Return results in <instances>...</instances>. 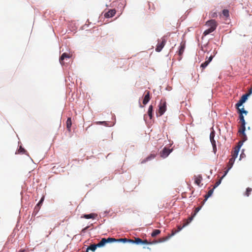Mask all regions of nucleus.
<instances>
[{"label":"nucleus","instance_id":"nucleus-1","mask_svg":"<svg viewBox=\"0 0 252 252\" xmlns=\"http://www.w3.org/2000/svg\"><path fill=\"white\" fill-rule=\"evenodd\" d=\"M158 114L159 116H162L166 110V102L164 99H161L158 105Z\"/></svg>","mask_w":252,"mask_h":252},{"label":"nucleus","instance_id":"nucleus-2","mask_svg":"<svg viewBox=\"0 0 252 252\" xmlns=\"http://www.w3.org/2000/svg\"><path fill=\"white\" fill-rule=\"evenodd\" d=\"M166 42V39L165 36L161 37L160 39L158 40V42L156 48V51L158 52H159L161 51L165 43Z\"/></svg>","mask_w":252,"mask_h":252},{"label":"nucleus","instance_id":"nucleus-3","mask_svg":"<svg viewBox=\"0 0 252 252\" xmlns=\"http://www.w3.org/2000/svg\"><path fill=\"white\" fill-rule=\"evenodd\" d=\"M239 119L240 122L241 123V126L239 129V132L240 133H242L245 136H246V134L245 133V131L246 130V122L243 115H242V114H239Z\"/></svg>","mask_w":252,"mask_h":252},{"label":"nucleus","instance_id":"nucleus-4","mask_svg":"<svg viewBox=\"0 0 252 252\" xmlns=\"http://www.w3.org/2000/svg\"><path fill=\"white\" fill-rule=\"evenodd\" d=\"M71 55L70 54L66 53H63L60 58V63L62 65H64L67 63V61L71 58Z\"/></svg>","mask_w":252,"mask_h":252},{"label":"nucleus","instance_id":"nucleus-5","mask_svg":"<svg viewBox=\"0 0 252 252\" xmlns=\"http://www.w3.org/2000/svg\"><path fill=\"white\" fill-rule=\"evenodd\" d=\"M206 25L209 27L213 31H215L218 26L217 22L215 20H210L207 21Z\"/></svg>","mask_w":252,"mask_h":252},{"label":"nucleus","instance_id":"nucleus-6","mask_svg":"<svg viewBox=\"0 0 252 252\" xmlns=\"http://www.w3.org/2000/svg\"><path fill=\"white\" fill-rule=\"evenodd\" d=\"M116 241L117 239L113 238H102L99 242V245H101L102 247L107 243L116 242Z\"/></svg>","mask_w":252,"mask_h":252},{"label":"nucleus","instance_id":"nucleus-7","mask_svg":"<svg viewBox=\"0 0 252 252\" xmlns=\"http://www.w3.org/2000/svg\"><path fill=\"white\" fill-rule=\"evenodd\" d=\"M116 12V11L114 9H109L107 12L104 13V16L106 18H111L115 15Z\"/></svg>","mask_w":252,"mask_h":252},{"label":"nucleus","instance_id":"nucleus-8","mask_svg":"<svg viewBox=\"0 0 252 252\" xmlns=\"http://www.w3.org/2000/svg\"><path fill=\"white\" fill-rule=\"evenodd\" d=\"M190 222H189V220L188 219L187 222L185 223L182 226H178V229L177 230H173L172 231V233L169 235V237H172L176 233L179 232L183 227L188 225Z\"/></svg>","mask_w":252,"mask_h":252},{"label":"nucleus","instance_id":"nucleus-9","mask_svg":"<svg viewBox=\"0 0 252 252\" xmlns=\"http://www.w3.org/2000/svg\"><path fill=\"white\" fill-rule=\"evenodd\" d=\"M235 158H231L229 159V162L227 164V169L225 171L224 175H223V177H224L227 173H228V171L232 168L234 161H235Z\"/></svg>","mask_w":252,"mask_h":252},{"label":"nucleus","instance_id":"nucleus-10","mask_svg":"<svg viewBox=\"0 0 252 252\" xmlns=\"http://www.w3.org/2000/svg\"><path fill=\"white\" fill-rule=\"evenodd\" d=\"M171 150L166 148H163V149L160 152V156L162 158H166L170 153Z\"/></svg>","mask_w":252,"mask_h":252},{"label":"nucleus","instance_id":"nucleus-11","mask_svg":"<svg viewBox=\"0 0 252 252\" xmlns=\"http://www.w3.org/2000/svg\"><path fill=\"white\" fill-rule=\"evenodd\" d=\"M214 137H215V133L214 131H213V132H211V133H210V141L211 142V143L213 147V150H214V151H215L217 150V147H216V141L214 140Z\"/></svg>","mask_w":252,"mask_h":252},{"label":"nucleus","instance_id":"nucleus-12","mask_svg":"<svg viewBox=\"0 0 252 252\" xmlns=\"http://www.w3.org/2000/svg\"><path fill=\"white\" fill-rule=\"evenodd\" d=\"M145 94V95L143 100V104L146 105L150 99V92L148 91H146Z\"/></svg>","mask_w":252,"mask_h":252},{"label":"nucleus","instance_id":"nucleus-13","mask_svg":"<svg viewBox=\"0 0 252 252\" xmlns=\"http://www.w3.org/2000/svg\"><path fill=\"white\" fill-rule=\"evenodd\" d=\"M101 245H99V242L97 244H93L91 245L89 247H88L86 250V252H88L89 250H91L93 252L95 251L97 247H101Z\"/></svg>","mask_w":252,"mask_h":252},{"label":"nucleus","instance_id":"nucleus-14","mask_svg":"<svg viewBox=\"0 0 252 252\" xmlns=\"http://www.w3.org/2000/svg\"><path fill=\"white\" fill-rule=\"evenodd\" d=\"M240 146H241L240 145L237 146L234 149V150H233V151L232 152V154H231L232 158H236L237 157L238 153L239 152Z\"/></svg>","mask_w":252,"mask_h":252},{"label":"nucleus","instance_id":"nucleus-15","mask_svg":"<svg viewBox=\"0 0 252 252\" xmlns=\"http://www.w3.org/2000/svg\"><path fill=\"white\" fill-rule=\"evenodd\" d=\"M97 214L94 213H91L90 214H85L81 217L82 218H85L86 219H94L97 216Z\"/></svg>","mask_w":252,"mask_h":252},{"label":"nucleus","instance_id":"nucleus-16","mask_svg":"<svg viewBox=\"0 0 252 252\" xmlns=\"http://www.w3.org/2000/svg\"><path fill=\"white\" fill-rule=\"evenodd\" d=\"M213 58V56H211L207 61H206L205 62H204L201 64L200 67H202L203 69H204L212 60Z\"/></svg>","mask_w":252,"mask_h":252},{"label":"nucleus","instance_id":"nucleus-17","mask_svg":"<svg viewBox=\"0 0 252 252\" xmlns=\"http://www.w3.org/2000/svg\"><path fill=\"white\" fill-rule=\"evenodd\" d=\"M185 48V43L182 42L180 44V49L179 50V56H182V55L183 54V53L184 52Z\"/></svg>","mask_w":252,"mask_h":252},{"label":"nucleus","instance_id":"nucleus-18","mask_svg":"<svg viewBox=\"0 0 252 252\" xmlns=\"http://www.w3.org/2000/svg\"><path fill=\"white\" fill-rule=\"evenodd\" d=\"M130 243L137 245H141L142 239L139 238H135L134 240L130 239Z\"/></svg>","mask_w":252,"mask_h":252},{"label":"nucleus","instance_id":"nucleus-19","mask_svg":"<svg viewBox=\"0 0 252 252\" xmlns=\"http://www.w3.org/2000/svg\"><path fill=\"white\" fill-rule=\"evenodd\" d=\"M201 206L197 207L195 208L194 212L193 214L189 218V222H191V220H193V218L196 215V214L197 213V212L201 209Z\"/></svg>","mask_w":252,"mask_h":252},{"label":"nucleus","instance_id":"nucleus-20","mask_svg":"<svg viewBox=\"0 0 252 252\" xmlns=\"http://www.w3.org/2000/svg\"><path fill=\"white\" fill-rule=\"evenodd\" d=\"M202 180V177L201 175H198V176L195 177L194 182L198 186L200 185Z\"/></svg>","mask_w":252,"mask_h":252},{"label":"nucleus","instance_id":"nucleus-21","mask_svg":"<svg viewBox=\"0 0 252 252\" xmlns=\"http://www.w3.org/2000/svg\"><path fill=\"white\" fill-rule=\"evenodd\" d=\"M156 157V155L154 154H151L149 156L146 158V159H144L141 161L142 163H145L147 161L150 160Z\"/></svg>","mask_w":252,"mask_h":252},{"label":"nucleus","instance_id":"nucleus-22","mask_svg":"<svg viewBox=\"0 0 252 252\" xmlns=\"http://www.w3.org/2000/svg\"><path fill=\"white\" fill-rule=\"evenodd\" d=\"M153 107L152 105H150L148 110V114L149 116L150 119H152L153 117Z\"/></svg>","mask_w":252,"mask_h":252},{"label":"nucleus","instance_id":"nucleus-23","mask_svg":"<svg viewBox=\"0 0 252 252\" xmlns=\"http://www.w3.org/2000/svg\"><path fill=\"white\" fill-rule=\"evenodd\" d=\"M252 93V90L251 89L249 92V93L248 94H245L243 95L241 97L240 99L242 100V101H243L244 102H245L246 101V100L247 99L248 96H249Z\"/></svg>","mask_w":252,"mask_h":252},{"label":"nucleus","instance_id":"nucleus-24","mask_svg":"<svg viewBox=\"0 0 252 252\" xmlns=\"http://www.w3.org/2000/svg\"><path fill=\"white\" fill-rule=\"evenodd\" d=\"M66 127L69 131L70 130V127L72 125L71 120L70 118H68L66 121Z\"/></svg>","mask_w":252,"mask_h":252},{"label":"nucleus","instance_id":"nucleus-25","mask_svg":"<svg viewBox=\"0 0 252 252\" xmlns=\"http://www.w3.org/2000/svg\"><path fill=\"white\" fill-rule=\"evenodd\" d=\"M161 232L160 230H159V229H155L154 230L153 232L151 234V236L152 237H156L157 235H158L159 234H160Z\"/></svg>","mask_w":252,"mask_h":252},{"label":"nucleus","instance_id":"nucleus-26","mask_svg":"<svg viewBox=\"0 0 252 252\" xmlns=\"http://www.w3.org/2000/svg\"><path fill=\"white\" fill-rule=\"evenodd\" d=\"M130 239H128L126 238H121V239H117L116 242H123V243H126V242L130 243Z\"/></svg>","mask_w":252,"mask_h":252},{"label":"nucleus","instance_id":"nucleus-27","mask_svg":"<svg viewBox=\"0 0 252 252\" xmlns=\"http://www.w3.org/2000/svg\"><path fill=\"white\" fill-rule=\"evenodd\" d=\"M237 110L239 114H242V115H243V114H245L246 115L248 113V112L245 110L244 108H238Z\"/></svg>","mask_w":252,"mask_h":252},{"label":"nucleus","instance_id":"nucleus-28","mask_svg":"<svg viewBox=\"0 0 252 252\" xmlns=\"http://www.w3.org/2000/svg\"><path fill=\"white\" fill-rule=\"evenodd\" d=\"M169 235L168 236L166 237H162V238H159L158 241V243H161V242H163L165 241H166L167 240H168L169 238H170L171 237H169Z\"/></svg>","mask_w":252,"mask_h":252},{"label":"nucleus","instance_id":"nucleus-29","mask_svg":"<svg viewBox=\"0 0 252 252\" xmlns=\"http://www.w3.org/2000/svg\"><path fill=\"white\" fill-rule=\"evenodd\" d=\"M214 32V31H213L211 29L209 28L208 29L205 30L203 34L204 36H206V35L209 34V33L212 32Z\"/></svg>","mask_w":252,"mask_h":252},{"label":"nucleus","instance_id":"nucleus-30","mask_svg":"<svg viewBox=\"0 0 252 252\" xmlns=\"http://www.w3.org/2000/svg\"><path fill=\"white\" fill-rule=\"evenodd\" d=\"M244 102L242 101V100L240 99L239 101L236 104V107L237 109L240 108L239 107L242 105L243 103Z\"/></svg>","mask_w":252,"mask_h":252},{"label":"nucleus","instance_id":"nucleus-31","mask_svg":"<svg viewBox=\"0 0 252 252\" xmlns=\"http://www.w3.org/2000/svg\"><path fill=\"white\" fill-rule=\"evenodd\" d=\"M244 102L242 101V100L240 99L239 101L236 104V107L237 109L240 108L239 107L242 105L243 103Z\"/></svg>","mask_w":252,"mask_h":252},{"label":"nucleus","instance_id":"nucleus-32","mask_svg":"<svg viewBox=\"0 0 252 252\" xmlns=\"http://www.w3.org/2000/svg\"><path fill=\"white\" fill-rule=\"evenodd\" d=\"M252 190V189L251 188H247L245 195L247 196H249V195L250 194Z\"/></svg>","mask_w":252,"mask_h":252},{"label":"nucleus","instance_id":"nucleus-33","mask_svg":"<svg viewBox=\"0 0 252 252\" xmlns=\"http://www.w3.org/2000/svg\"><path fill=\"white\" fill-rule=\"evenodd\" d=\"M223 176L220 178L215 184L214 188L217 187L221 183L222 179L223 178Z\"/></svg>","mask_w":252,"mask_h":252},{"label":"nucleus","instance_id":"nucleus-34","mask_svg":"<svg viewBox=\"0 0 252 252\" xmlns=\"http://www.w3.org/2000/svg\"><path fill=\"white\" fill-rule=\"evenodd\" d=\"M223 176L220 178L215 184L214 188L217 187L221 183L222 179L223 178Z\"/></svg>","mask_w":252,"mask_h":252},{"label":"nucleus","instance_id":"nucleus-35","mask_svg":"<svg viewBox=\"0 0 252 252\" xmlns=\"http://www.w3.org/2000/svg\"><path fill=\"white\" fill-rule=\"evenodd\" d=\"M222 14L226 17L229 16V11L227 9H224L222 11Z\"/></svg>","mask_w":252,"mask_h":252},{"label":"nucleus","instance_id":"nucleus-36","mask_svg":"<svg viewBox=\"0 0 252 252\" xmlns=\"http://www.w3.org/2000/svg\"><path fill=\"white\" fill-rule=\"evenodd\" d=\"M213 192V189L210 190L208 192L207 194H206V196H205L206 199H207V198H208L209 197H210L212 195Z\"/></svg>","mask_w":252,"mask_h":252},{"label":"nucleus","instance_id":"nucleus-37","mask_svg":"<svg viewBox=\"0 0 252 252\" xmlns=\"http://www.w3.org/2000/svg\"><path fill=\"white\" fill-rule=\"evenodd\" d=\"M25 152V150L21 146H20L18 150V152L19 153H24Z\"/></svg>","mask_w":252,"mask_h":252},{"label":"nucleus","instance_id":"nucleus-38","mask_svg":"<svg viewBox=\"0 0 252 252\" xmlns=\"http://www.w3.org/2000/svg\"><path fill=\"white\" fill-rule=\"evenodd\" d=\"M44 196H43V197L41 198L40 200L39 201V202L37 203V205L38 206H41V205H42V204L43 201H44Z\"/></svg>","mask_w":252,"mask_h":252},{"label":"nucleus","instance_id":"nucleus-39","mask_svg":"<svg viewBox=\"0 0 252 252\" xmlns=\"http://www.w3.org/2000/svg\"><path fill=\"white\" fill-rule=\"evenodd\" d=\"M143 244H150V242L148 241L147 240H142V244L141 245H143Z\"/></svg>","mask_w":252,"mask_h":252},{"label":"nucleus","instance_id":"nucleus-40","mask_svg":"<svg viewBox=\"0 0 252 252\" xmlns=\"http://www.w3.org/2000/svg\"><path fill=\"white\" fill-rule=\"evenodd\" d=\"M40 206H38L36 205L34 208V211L38 212L39 210L40 209Z\"/></svg>","mask_w":252,"mask_h":252},{"label":"nucleus","instance_id":"nucleus-41","mask_svg":"<svg viewBox=\"0 0 252 252\" xmlns=\"http://www.w3.org/2000/svg\"><path fill=\"white\" fill-rule=\"evenodd\" d=\"M158 243V241L156 240V241H153L152 242H150V244H157Z\"/></svg>","mask_w":252,"mask_h":252},{"label":"nucleus","instance_id":"nucleus-42","mask_svg":"<svg viewBox=\"0 0 252 252\" xmlns=\"http://www.w3.org/2000/svg\"><path fill=\"white\" fill-rule=\"evenodd\" d=\"M17 252H28L27 250L24 249H21Z\"/></svg>","mask_w":252,"mask_h":252},{"label":"nucleus","instance_id":"nucleus-43","mask_svg":"<svg viewBox=\"0 0 252 252\" xmlns=\"http://www.w3.org/2000/svg\"><path fill=\"white\" fill-rule=\"evenodd\" d=\"M242 134V136L243 137V141H245V140H247V136H245L242 133H241Z\"/></svg>","mask_w":252,"mask_h":252},{"label":"nucleus","instance_id":"nucleus-44","mask_svg":"<svg viewBox=\"0 0 252 252\" xmlns=\"http://www.w3.org/2000/svg\"><path fill=\"white\" fill-rule=\"evenodd\" d=\"M105 123V122H97V124H103V123Z\"/></svg>","mask_w":252,"mask_h":252},{"label":"nucleus","instance_id":"nucleus-45","mask_svg":"<svg viewBox=\"0 0 252 252\" xmlns=\"http://www.w3.org/2000/svg\"><path fill=\"white\" fill-rule=\"evenodd\" d=\"M215 13L213 14V15L212 16V17H215Z\"/></svg>","mask_w":252,"mask_h":252}]
</instances>
